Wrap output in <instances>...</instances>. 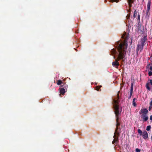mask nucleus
<instances>
[{"label":"nucleus","instance_id":"1","mask_svg":"<svg viewBox=\"0 0 152 152\" xmlns=\"http://www.w3.org/2000/svg\"><path fill=\"white\" fill-rule=\"evenodd\" d=\"M117 46L118 56L117 59L115 60V61L112 63V65L115 68H117L119 65L118 61L123 59L125 56L127 50L126 43L125 42H118Z\"/></svg>","mask_w":152,"mask_h":152},{"label":"nucleus","instance_id":"2","mask_svg":"<svg viewBox=\"0 0 152 152\" xmlns=\"http://www.w3.org/2000/svg\"><path fill=\"white\" fill-rule=\"evenodd\" d=\"M119 91L118 92L117 95V99H113V108L114 110V113L115 115L116 118V121L117 122L116 124V128L115 129H119V131L121 130V129H119L118 126L120 125V124L118 122V121L121 118V110H119V104L120 102L119 99Z\"/></svg>","mask_w":152,"mask_h":152},{"label":"nucleus","instance_id":"3","mask_svg":"<svg viewBox=\"0 0 152 152\" xmlns=\"http://www.w3.org/2000/svg\"><path fill=\"white\" fill-rule=\"evenodd\" d=\"M147 38L146 36H144L141 39L140 44H138L137 46L136 52L138 53V51L140 50L141 52L143 48V46L144 43L147 40Z\"/></svg>","mask_w":152,"mask_h":152},{"label":"nucleus","instance_id":"4","mask_svg":"<svg viewBox=\"0 0 152 152\" xmlns=\"http://www.w3.org/2000/svg\"><path fill=\"white\" fill-rule=\"evenodd\" d=\"M126 34V33H125V34H124V35L123 36H122V37L124 38V39H125L124 40V41H118V42H117L116 44V47L117 48V50H118V46H117V45H118V42H120V43H122V42H125L126 43V45H127V42L126 41V39L127 40L128 39V37H129V36H126L125 38V35ZM111 55H113V54H117V55H118V52H117L116 51V50L115 49H112L111 50Z\"/></svg>","mask_w":152,"mask_h":152},{"label":"nucleus","instance_id":"5","mask_svg":"<svg viewBox=\"0 0 152 152\" xmlns=\"http://www.w3.org/2000/svg\"><path fill=\"white\" fill-rule=\"evenodd\" d=\"M118 129H115L114 132V135L113 136L114 139L112 142L113 144L115 146L118 145L119 143L118 137L120 135V133L118 132Z\"/></svg>","mask_w":152,"mask_h":152},{"label":"nucleus","instance_id":"6","mask_svg":"<svg viewBox=\"0 0 152 152\" xmlns=\"http://www.w3.org/2000/svg\"><path fill=\"white\" fill-rule=\"evenodd\" d=\"M137 132L140 136H142L144 139L146 140L148 138V134L146 131L145 130L142 132L140 129H138Z\"/></svg>","mask_w":152,"mask_h":152},{"label":"nucleus","instance_id":"7","mask_svg":"<svg viewBox=\"0 0 152 152\" xmlns=\"http://www.w3.org/2000/svg\"><path fill=\"white\" fill-rule=\"evenodd\" d=\"M148 113V111L146 108L142 109L139 112V113L140 114L141 113H142V114L146 115Z\"/></svg>","mask_w":152,"mask_h":152},{"label":"nucleus","instance_id":"8","mask_svg":"<svg viewBox=\"0 0 152 152\" xmlns=\"http://www.w3.org/2000/svg\"><path fill=\"white\" fill-rule=\"evenodd\" d=\"M141 117L142 118V121L143 122L147 121L148 119V117L145 114H142L141 115Z\"/></svg>","mask_w":152,"mask_h":152},{"label":"nucleus","instance_id":"9","mask_svg":"<svg viewBox=\"0 0 152 152\" xmlns=\"http://www.w3.org/2000/svg\"><path fill=\"white\" fill-rule=\"evenodd\" d=\"M60 90V93L61 94L63 95L66 92V91L65 89L62 88H59Z\"/></svg>","mask_w":152,"mask_h":152},{"label":"nucleus","instance_id":"10","mask_svg":"<svg viewBox=\"0 0 152 152\" xmlns=\"http://www.w3.org/2000/svg\"><path fill=\"white\" fill-rule=\"evenodd\" d=\"M134 1L135 0H127L129 4V7L130 8L132 7V4L134 2Z\"/></svg>","mask_w":152,"mask_h":152},{"label":"nucleus","instance_id":"11","mask_svg":"<svg viewBox=\"0 0 152 152\" xmlns=\"http://www.w3.org/2000/svg\"><path fill=\"white\" fill-rule=\"evenodd\" d=\"M61 87L62 88H64V89H65V90L67 91L68 88V85L67 84L65 83L62 85H61Z\"/></svg>","mask_w":152,"mask_h":152},{"label":"nucleus","instance_id":"12","mask_svg":"<svg viewBox=\"0 0 152 152\" xmlns=\"http://www.w3.org/2000/svg\"><path fill=\"white\" fill-rule=\"evenodd\" d=\"M133 91V83H132L131 84V87L130 92V95L132 96Z\"/></svg>","mask_w":152,"mask_h":152},{"label":"nucleus","instance_id":"13","mask_svg":"<svg viewBox=\"0 0 152 152\" xmlns=\"http://www.w3.org/2000/svg\"><path fill=\"white\" fill-rule=\"evenodd\" d=\"M151 4V1L149 0L148 1L147 5V10H150Z\"/></svg>","mask_w":152,"mask_h":152},{"label":"nucleus","instance_id":"14","mask_svg":"<svg viewBox=\"0 0 152 152\" xmlns=\"http://www.w3.org/2000/svg\"><path fill=\"white\" fill-rule=\"evenodd\" d=\"M57 85L59 86L61 85L62 84H63V83L61 80H57Z\"/></svg>","mask_w":152,"mask_h":152},{"label":"nucleus","instance_id":"15","mask_svg":"<svg viewBox=\"0 0 152 152\" xmlns=\"http://www.w3.org/2000/svg\"><path fill=\"white\" fill-rule=\"evenodd\" d=\"M150 10H146V17L148 18L149 17V15L150 13Z\"/></svg>","mask_w":152,"mask_h":152},{"label":"nucleus","instance_id":"16","mask_svg":"<svg viewBox=\"0 0 152 152\" xmlns=\"http://www.w3.org/2000/svg\"><path fill=\"white\" fill-rule=\"evenodd\" d=\"M135 100H137L136 98H134L132 101L133 105L134 107H136L137 105L136 102H135Z\"/></svg>","mask_w":152,"mask_h":152},{"label":"nucleus","instance_id":"17","mask_svg":"<svg viewBox=\"0 0 152 152\" xmlns=\"http://www.w3.org/2000/svg\"><path fill=\"white\" fill-rule=\"evenodd\" d=\"M137 12H136V10H135L134 12L133 17L135 18L137 16Z\"/></svg>","mask_w":152,"mask_h":152},{"label":"nucleus","instance_id":"18","mask_svg":"<svg viewBox=\"0 0 152 152\" xmlns=\"http://www.w3.org/2000/svg\"><path fill=\"white\" fill-rule=\"evenodd\" d=\"M151 126L150 125L147 126L146 128V130L148 131H149L151 129Z\"/></svg>","mask_w":152,"mask_h":152},{"label":"nucleus","instance_id":"19","mask_svg":"<svg viewBox=\"0 0 152 152\" xmlns=\"http://www.w3.org/2000/svg\"><path fill=\"white\" fill-rule=\"evenodd\" d=\"M111 2H118L119 1L118 0H109Z\"/></svg>","mask_w":152,"mask_h":152},{"label":"nucleus","instance_id":"20","mask_svg":"<svg viewBox=\"0 0 152 152\" xmlns=\"http://www.w3.org/2000/svg\"><path fill=\"white\" fill-rule=\"evenodd\" d=\"M140 149L138 148H137L135 149V151L136 152H140Z\"/></svg>","mask_w":152,"mask_h":152},{"label":"nucleus","instance_id":"21","mask_svg":"<svg viewBox=\"0 0 152 152\" xmlns=\"http://www.w3.org/2000/svg\"><path fill=\"white\" fill-rule=\"evenodd\" d=\"M100 87L97 86L96 87V90L97 91H99V89L100 88Z\"/></svg>","mask_w":152,"mask_h":152},{"label":"nucleus","instance_id":"22","mask_svg":"<svg viewBox=\"0 0 152 152\" xmlns=\"http://www.w3.org/2000/svg\"><path fill=\"white\" fill-rule=\"evenodd\" d=\"M148 75L149 76H151L152 75V72L151 71H149L148 72Z\"/></svg>","mask_w":152,"mask_h":152},{"label":"nucleus","instance_id":"23","mask_svg":"<svg viewBox=\"0 0 152 152\" xmlns=\"http://www.w3.org/2000/svg\"><path fill=\"white\" fill-rule=\"evenodd\" d=\"M150 64L149 63H148L146 66V68H148L150 67Z\"/></svg>","mask_w":152,"mask_h":152},{"label":"nucleus","instance_id":"24","mask_svg":"<svg viewBox=\"0 0 152 152\" xmlns=\"http://www.w3.org/2000/svg\"><path fill=\"white\" fill-rule=\"evenodd\" d=\"M138 19L139 20H140V15L138 14Z\"/></svg>","mask_w":152,"mask_h":152},{"label":"nucleus","instance_id":"25","mask_svg":"<svg viewBox=\"0 0 152 152\" xmlns=\"http://www.w3.org/2000/svg\"><path fill=\"white\" fill-rule=\"evenodd\" d=\"M152 106H149V108H148V110L150 111L151 108H152Z\"/></svg>","mask_w":152,"mask_h":152},{"label":"nucleus","instance_id":"26","mask_svg":"<svg viewBox=\"0 0 152 152\" xmlns=\"http://www.w3.org/2000/svg\"><path fill=\"white\" fill-rule=\"evenodd\" d=\"M149 69L151 71H152V66H150L149 67Z\"/></svg>","mask_w":152,"mask_h":152},{"label":"nucleus","instance_id":"27","mask_svg":"<svg viewBox=\"0 0 152 152\" xmlns=\"http://www.w3.org/2000/svg\"><path fill=\"white\" fill-rule=\"evenodd\" d=\"M149 104L150 106H152V100L150 102Z\"/></svg>","mask_w":152,"mask_h":152},{"label":"nucleus","instance_id":"28","mask_svg":"<svg viewBox=\"0 0 152 152\" xmlns=\"http://www.w3.org/2000/svg\"><path fill=\"white\" fill-rule=\"evenodd\" d=\"M150 119L152 121V115L150 116Z\"/></svg>","mask_w":152,"mask_h":152},{"label":"nucleus","instance_id":"29","mask_svg":"<svg viewBox=\"0 0 152 152\" xmlns=\"http://www.w3.org/2000/svg\"><path fill=\"white\" fill-rule=\"evenodd\" d=\"M131 97V96H130V95L129 96V99H130Z\"/></svg>","mask_w":152,"mask_h":152},{"label":"nucleus","instance_id":"30","mask_svg":"<svg viewBox=\"0 0 152 152\" xmlns=\"http://www.w3.org/2000/svg\"><path fill=\"white\" fill-rule=\"evenodd\" d=\"M114 57V59H115V57L114 56V57Z\"/></svg>","mask_w":152,"mask_h":152},{"label":"nucleus","instance_id":"31","mask_svg":"<svg viewBox=\"0 0 152 152\" xmlns=\"http://www.w3.org/2000/svg\"><path fill=\"white\" fill-rule=\"evenodd\" d=\"M105 2H106V1H107L106 0H105Z\"/></svg>","mask_w":152,"mask_h":152},{"label":"nucleus","instance_id":"32","mask_svg":"<svg viewBox=\"0 0 152 152\" xmlns=\"http://www.w3.org/2000/svg\"><path fill=\"white\" fill-rule=\"evenodd\" d=\"M151 152H152V151Z\"/></svg>","mask_w":152,"mask_h":152}]
</instances>
